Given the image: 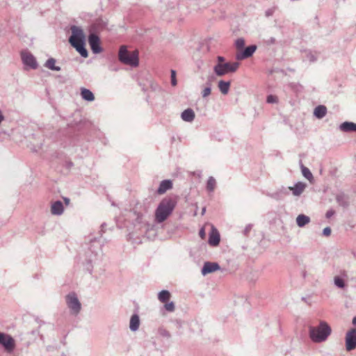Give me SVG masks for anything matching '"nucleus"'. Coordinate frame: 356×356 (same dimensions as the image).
I'll return each instance as SVG.
<instances>
[{
    "label": "nucleus",
    "instance_id": "nucleus-24",
    "mask_svg": "<svg viewBox=\"0 0 356 356\" xmlns=\"http://www.w3.org/2000/svg\"><path fill=\"white\" fill-rule=\"evenodd\" d=\"M171 297L170 293L168 291L163 290L159 293V300L163 302H167L169 301Z\"/></svg>",
    "mask_w": 356,
    "mask_h": 356
},
{
    "label": "nucleus",
    "instance_id": "nucleus-38",
    "mask_svg": "<svg viewBox=\"0 0 356 356\" xmlns=\"http://www.w3.org/2000/svg\"><path fill=\"white\" fill-rule=\"evenodd\" d=\"M63 200L66 205H68L70 204V199L64 197Z\"/></svg>",
    "mask_w": 356,
    "mask_h": 356
},
{
    "label": "nucleus",
    "instance_id": "nucleus-20",
    "mask_svg": "<svg viewBox=\"0 0 356 356\" xmlns=\"http://www.w3.org/2000/svg\"><path fill=\"white\" fill-rule=\"evenodd\" d=\"M326 113H327V108L325 106H318L315 109H314V115L318 118H323L325 115H326Z\"/></svg>",
    "mask_w": 356,
    "mask_h": 356
},
{
    "label": "nucleus",
    "instance_id": "nucleus-18",
    "mask_svg": "<svg viewBox=\"0 0 356 356\" xmlns=\"http://www.w3.org/2000/svg\"><path fill=\"white\" fill-rule=\"evenodd\" d=\"M340 129L343 131H356V124L346 122L340 125Z\"/></svg>",
    "mask_w": 356,
    "mask_h": 356
},
{
    "label": "nucleus",
    "instance_id": "nucleus-36",
    "mask_svg": "<svg viewBox=\"0 0 356 356\" xmlns=\"http://www.w3.org/2000/svg\"><path fill=\"white\" fill-rule=\"evenodd\" d=\"M225 58L222 56H218V63H225Z\"/></svg>",
    "mask_w": 356,
    "mask_h": 356
},
{
    "label": "nucleus",
    "instance_id": "nucleus-27",
    "mask_svg": "<svg viewBox=\"0 0 356 356\" xmlns=\"http://www.w3.org/2000/svg\"><path fill=\"white\" fill-rule=\"evenodd\" d=\"M216 180L213 177H211L209 178L208 181H207V190L210 191H213L216 187Z\"/></svg>",
    "mask_w": 356,
    "mask_h": 356
},
{
    "label": "nucleus",
    "instance_id": "nucleus-31",
    "mask_svg": "<svg viewBox=\"0 0 356 356\" xmlns=\"http://www.w3.org/2000/svg\"><path fill=\"white\" fill-rule=\"evenodd\" d=\"M267 102L268 103H277V97L275 95H268L267 97Z\"/></svg>",
    "mask_w": 356,
    "mask_h": 356
},
{
    "label": "nucleus",
    "instance_id": "nucleus-11",
    "mask_svg": "<svg viewBox=\"0 0 356 356\" xmlns=\"http://www.w3.org/2000/svg\"><path fill=\"white\" fill-rule=\"evenodd\" d=\"M88 42L93 53L98 54L102 51L100 40L97 35L95 34H90L88 38Z\"/></svg>",
    "mask_w": 356,
    "mask_h": 356
},
{
    "label": "nucleus",
    "instance_id": "nucleus-6",
    "mask_svg": "<svg viewBox=\"0 0 356 356\" xmlns=\"http://www.w3.org/2000/svg\"><path fill=\"white\" fill-rule=\"evenodd\" d=\"M66 302L72 312L77 314L81 309V304L74 293H70L66 296Z\"/></svg>",
    "mask_w": 356,
    "mask_h": 356
},
{
    "label": "nucleus",
    "instance_id": "nucleus-29",
    "mask_svg": "<svg viewBox=\"0 0 356 356\" xmlns=\"http://www.w3.org/2000/svg\"><path fill=\"white\" fill-rule=\"evenodd\" d=\"M334 284L339 288H343L345 286L344 281L342 278L339 276L334 277Z\"/></svg>",
    "mask_w": 356,
    "mask_h": 356
},
{
    "label": "nucleus",
    "instance_id": "nucleus-9",
    "mask_svg": "<svg viewBox=\"0 0 356 356\" xmlns=\"http://www.w3.org/2000/svg\"><path fill=\"white\" fill-rule=\"evenodd\" d=\"M22 60L24 65L31 68L35 69L38 67L35 57L29 51H24L21 53Z\"/></svg>",
    "mask_w": 356,
    "mask_h": 356
},
{
    "label": "nucleus",
    "instance_id": "nucleus-19",
    "mask_svg": "<svg viewBox=\"0 0 356 356\" xmlns=\"http://www.w3.org/2000/svg\"><path fill=\"white\" fill-rule=\"evenodd\" d=\"M140 321L138 316L136 314L133 315L130 320V329L133 331H136L138 329Z\"/></svg>",
    "mask_w": 356,
    "mask_h": 356
},
{
    "label": "nucleus",
    "instance_id": "nucleus-16",
    "mask_svg": "<svg viewBox=\"0 0 356 356\" xmlns=\"http://www.w3.org/2000/svg\"><path fill=\"white\" fill-rule=\"evenodd\" d=\"M172 187V183L170 180H164L162 181L160 184V186L157 190V193L159 195H162L165 193L168 190L171 189Z\"/></svg>",
    "mask_w": 356,
    "mask_h": 356
},
{
    "label": "nucleus",
    "instance_id": "nucleus-7",
    "mask_svg": "<svg viewBox=\"0 0 356 356\" xmlns=\"http://www.w3.org/2000/svg\"><path fill=\"white\" fill-rule=\"evenodd\" d=\"M0 344L4 347L8 353L13 352L15 347V342L13 338L2 332L0 334Z\"/></svg>",
    "mask_w": 356,
    "mask_h": 356
},
{
    "label": "nucleus",
    "instance_id": "nucleus-28",
    "mask_svg": "<svg viewBox=\"0 0 356 356\" xmlns=\"http://www.w3.org/2000/svg\"><path fill=\"white\" fill-rule=\"evenodd\" d=\"M235 45L236 51H243V49L245 46V40L243 38H238L236 40Z\"/></svg>",
    "mask_w": 356,
    "mask_h": 356
},
{
    "label": "nucleus",
    "instance_id": "nucleus-33",
    "mask_svg": "<svg viewBox=\"0 0 356 356\" xmlns=\"http://www.w3.org/2000/svg\"><path fill=\"white\" fill-rule=\"evenodd\" d=\"M211 88L207 87V88H205L203 91H202V97H206L207 96H209L210 94H211Z\"/></svg>",
    "mask_w": 356,
    "mask_h": 356
},
{
    "label": "nucleus",
    "instance_id": "nucleus-12",
    "mask_svg": "<svg viewBox=\"0 0 356 356\" xmlns=\"http://www.w3.org/2000/svg\"><path fill=\"white\" fill-rule=\"evenodd\" d=\"M220 269V266L217 263L206 262L202 269V273L206 275L215 272Z\"/></svg>",
    "mask_w": 356,
    "mask_h": 356
},
{
    "label": "nucleus",
    "instance_id": "nucleus-8",
    "mask_svg": "<svg viewBox=\"0 0 356 356\" xmlns=\"http://www.w3.org/2000/svg\"><path fill=\"white\" fill-rule=\"evenodd\" d=\"M356 348V329H351L346 335V348L348 351Z\"/></svg>",
    "mask_w": 356,
    "mask_h": 356
},
{
    "label": "nucleus",
    "instance_id": "nucleus-2",
    "mask_svg": "<svg viewBox=\"0 0 356 356\" xmlns=\"http://www.w3.org/2000/svg\"><path fill=\"white\" fill-rule=\"evenodd\" d=\"M84 34L83 31L76 27L72 28V35L70 38V42L76 51L84 58L88 56V51L84 47Z\"/></svg>",
    "mask_w": 356,
    "mask_h": 356
},
{
    "label": "nucleus",
    "instance_id": "nucleus-39",
    "mask_svg": "<svg viewBox=\"0 0 356 356\" xmlns=\"http://www.w3.org/2000/svg\"><path fill=\"white\" fill-rule=\"evenodd\" d=\"M341 273L343 276H344V277H347L348 275L346 270H343L342 272H341Z\"/></svg>",
    "mask_w": 356,
    "mask_h": 356
},
{
    "label": "nucleus",
    "instance_id": "nucleus-30",
    "mask_svg": "<svg viewBox=\"0 0 356 356\" xmlns=\"http://www.w3.org/2000/svg\"><path fill=\"white\" fill-rule=\"evenodd\" d=\"M164 307L165 309L168 311V312H173L175 310V305H174V302H165V305H164Z\"/></svg>",
    "mask_w": 356,
    "mask_h": 356
},
{
    "label": "nucleus",
    "instance_id": "nucleus-10",
    "mask_svg": "<svg viewBox=\"0 0 356 356\" xmlns=\"http://www.w3.org/2000/svg\"><path fill=\"white\" fill-rule=\"evenodd\" d=\"M257 49V47L255 45H251L246 47L243 51H238L236 54V58L238 60H241L245 58H248L254 53Z\"/></svg>",
    "mask_w": 356,
    "mask_h": 356
},
{
    "label": "nucleus",
    "instance_id": "nucleus-21",
    "mask_svg": "<svg viewBox=\"0 0 356 356\" xmlns=\"http://www.w3.org/2000/svg\"><path fill=\"white\" fill-rule=\"evenodd\" d=\"M81 95L82 98L85 100L91 102L95 99L93 93L86 88L81 89Z\"/></svg>",
    "mask_w": 356,
    "mask_h": 356
},
{
    "label": "nucleus",
    "instance_id": "nucleus-15",
    "mask_svg": "<svg viewBox=\"0 0 356 356\" xmlns=\"http://www.w3.org/2000/svg\"><path fill=\"white\" fill-rule=\"evenodd\" d=\"M306 188V184L302 182L297 183L294 186L289 187V189L292 191L293 194L298 196L302 193Z\"/></svg>",
    "mask_w": 356,
    "mask_h": 356
},
{
    "label": "nucleus",
    "instance_id": "nucleus-14",
    "mask_svg": "<svg viewBox=\"0 0 356 356\" xmlns=\"http://www.w3.org/2000/svg\"><path fill=\"white\" fill-rule=\"evenodd\" d=\"M64 207L60 201H56L51 206V213L53 215L59 216L63 213Z\"/></svg>",
    "mask_w": 356,
    "mask_h": 356
},
{
    "label": "nucleus",
    "instance_id": "nucleus-37",
    "mask_svg": "<svg viewBox=\"0 0 356 356\" xmlns=\"http://www.w3.org/2000/svg\"><path fill=\"white\" fill-rule=\"evenodd\" d=\"M333 214H334V211H328L326 213V216H327V218H330Z\"/></svg>",
    "mask_w": 356,
    "mask_h": 356
},
{
    "label": "nucleus",
    "instance_id": "nucleus-23",
    "mask_svg": "<svg viewBox=\"0 0 356 356\" xmlns=\"http://www.w3.org/2000/svg\"><path fill=\"white\" fill-rule=\"evenodd\" d=\"M310 221V219L308 216L300 214L296 218V222L299 227H303L305 225L308 224Z\"/></svg>",
    "mask_w": 356,
    "mask_h": 356
},
{
    "label": "nucleus",
    "instance_id": "nucleus-1",
    "mask_svg": "<svg viewBox=\"0 0 356 356\" xmlns=\"http://www.w3.org/2000/svg\"><path fill=\"white\" fill-rule=\"evenodd\" d=\"M332 329L325 321H321L316 327H312L309 329V335L312 340L315 343H321L325 341L330 335Z\"/></svg>",
    "mask_w": 356,
    "mask_h": 356
},
{
    "label": "nucleus",
    "instance_id": "nucleus-25",
    "mask_svg": "<svg viewBox=\"0 0 356 356\" xmlns=\"http://www.w3.org/2000/svg\"><path fill=\"white\" fill-rule=\"evenodd\" d=\"M45 67H47V68H49L51 70H54V71H60V67L56 66V60L52 58H49L47 60V62L45 63Z\"/></svg>",
    "mask_w": 356,
    "mask_h": 356
},
{
    "label": "nucleus",
    "instance_id": "nucleus-35",
    "mask_svg": "<svg viewBox=\"0 0 356 356\" xmlns=\"http://www.w3.org/2000/svg\"><path fill=\"white\" fill-rule=\"evenodd\" d=\"M200 236L202 238H204L205 236V231L204 228H202L200 231Z\"/></svg>",
    "mask_w": 356,
    "mask_h": 356
},
{
    "label": "nucleus",
    "instance_id": "nucleus-26",
    "mask_svg": "<svg viewBox=\"0 0 356 356\" xmlns=\"http://www.w3.org/2000/svg\"><path fill=\"white\" fill-rule=\"evenodd\" d=\"M301 169H302V175L307 179H308L310 182H312V181L314 179V177H313L312 172H310L309 169L302 165H301Z\"/></svg>",
    "mask_w": 356,
    "mask_h": 356
},
{
    "label": "nucleus",
    "instance_id": "nucleus-40",
    "mask_svg": "<svg viewBox=\"0 0 356 356\" xmlns=\"http://www.w3.org/2000/svg\"><path fill=\"white\" fill-rule=\"evenodd\" d=\"M353 324L356 326V316L353 319Z\"/></svg>",
    "mask_w": 356,
    "mask_h": 356
},
{
    "label": "nucleus",
    "instance_id": "nucleus-4",
    "mask_svg": "<svg viewBox=\"0 0 356 356\" xmlns=\"http://www.w3.org/2000/svg\"><path fill=\"white\" fill-rule=\"evenodd\" d=\"M119 60L124 64L137 67L138 65V51H129L126 47L122 46L119 51Z\"/></svg>",
    "mask_w": 356,
    "mask_h": 356
},
{
    "label": "nucleus",
    "instance_id": "nucleus-3",
    "mask_svg": "<svg viewBox=\"0 0 356 356\" xmlns=\"http://www.w3.org/2000/svg\"><path fill=\"white\" fill-rule=\"evenodd\" d=\"M176 202L170 198L163 199L156 210L155 218L158 222L165 220L175 209Z\"/></svg>",
    "mask_w": 356,
    "mask_h": 356
},
{
    "label": "nucleus",
    "instance_id": "nucleus-17",
    "mask_svg": "<svg viewBox=\"0 0 356 356\" xmlns=\"http://www.w3.org/2000/svg\"><path fill=\"white\" fill-rule=\"evenodd\" d=\"M181 118L184 121L192 122L195 118V113L192 109L188 108L182 112Z\"/></svg>",
    "mask_w": 356,
    "mask_h": 356
},
{
    "label": "nucleus",
    "instance_id": "nucleus-34",
    "mask_svg": "<svg viewBox=\"0 0 356 356\" xmlns=\"http://www.w3.org/2000/svg\"><path fill=\"white\" fill-rule=\"evenodd\" d=\"M323 235L325 236H329L330 234H331V229L330 227H325L324 229H323Z\"/></svg>",
    "mask_w": 356,
    "mask_h": 356
},
{
    "label": "nucleus",
    "instance_id": "nucleus-32",
    "mask_svg": "<svg viewBox=\"0 0 356 356\" xmlns=\"http://www.w3.org/2000/svg\"><path fill=\"white\" fill-rule=\"evenodd\" d=\"M171 83L173 86L177 85L176 72L175 70H171Z\"/></svg>",
    "mask_w": 356,
    "mask_h": 356
},
{
    "label": "nucleus",
    "instance_id": "nucleus-5",
    "mask_svg": "<svg viewBox=\"0 0 356 356\" xmlns=\"http://www.w3.org/2000/svg\"><path fill=\"white\" fill-rule=\"evenodd\" d=\"M239 65L240 64L238 62L218 63L215 65L213 70L218 76H221L227 73L236 72Z\"/></svg>",
    "mask_w": 356,
    "mask_h": 356
},
{
    "label": "nucleus",
    "instance_id": "nucleus-13",
    "mask_svg": "<svg viewBox=\"0 0 356 356\" xmlns=\"http://www.w3.org/2000/svg\"><path fill=\"white\" fill-rule=\"evenodd\" d=\"M209 243L213 246H216L220 243V234L218 230L213 227H212L211 232L209 234Z\"/></svg>",
    "mask_w": 356,
    "mask_h": 356
},
{
    "label": "nucleus",
    "instance_id": "nucleus-41",
    "mask_svg": "<svg viewBox=\"0 0 356 356\" xmlns=\"http://www.w3.org/2000/svg\"><path fill=\"white\" fill-rule=\"evenodd\" d=\"M3 120V116L1 114V113L0 112V123L2 122Z\"/></svg>",
    "mask_w": 356,
    "mask_h": 356
},
{
    "label": "nucleus",
    "instance_id": "nucleus-22",
    "mask_svg": "<svg viewBox=\"0 0 356 356\" xmlns=\"http://www.w3.org/2000/svg\"><path fill=\"white\" fill-rule=\"evenodd\" d=\"M229 87H230V82H229V81L226 82L224 81H220L218 82V88H219L220 92L223 95H227L228 93Z\"/></svg>",
    "mask_w": 356,
    "mask_h": 356
}]
</instances>
